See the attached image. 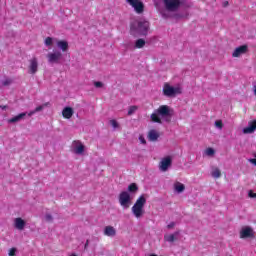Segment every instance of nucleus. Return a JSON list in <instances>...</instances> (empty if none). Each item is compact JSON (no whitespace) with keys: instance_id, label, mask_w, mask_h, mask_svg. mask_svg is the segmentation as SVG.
Masks as SVG:
<instances>
[{"instance_id":"29","label":"nucleus","mask_w":256,"mask_h":256,"mask_svg":"<svg viewBox=\"0 0 256 256\" xmlns=\"http://www.w3.org/2000/svg\"><path fill=\"white\" fill-rule=\"evenodd\" d=\"M137 111V106H131L128 110V115H133Z\"/></svg>"},{"instance_id":"10","label":"nucleus","mask_w":256,"mask_h":256,"mask_svg":"<svg viewBox=\"0 0 256 256\" xmlns=\"http://www.w3.org/2000/svg\"><path fill=\"white\" fill-rule=\"evenodd\" d=\"M63 58L61 51H55L47 54V59L50 63H59Z\"/></svg>"},{"instance_id":"16","label":"nucleus","mask_w":256,"mask_h":256,"mask_svg":"<svg viewBox=\"0 0 256 256\" xmlns=\"http://www.w3.org/2000/svg\"><path fill=\"white\" fill-rule=\"evenodd\" d=\"M104 235H106V237H115V235H117V230H115V227L113 226H106L104 228Z\"/></svg>"},{"instance_id":"24","label":"nucleus","mask_w":256,"mask_h":256,"mask_svg":"<svg viewBox=\"0 0 256 256\" xmlns=\"http://www.w3.org/2000/svg\"><path fill=\"white\" fill-rule=\"evenodd\" d=\"M174 189L177 193H183V191H185V185L178 182L174 185Z\"/></svg>"},{"instance_id":"38","label":"nucleus","mask_w":256,"mask_h":256,"mask_svg":"<svg viewBox=\"0 0 256 256\" xmlns=\"http://www.w3.org/2000/svg\"><path fill=\"white\" fill-rule=\"evenodd\" d=\"M173 227H175V222H171L167 225V229H173Z\"/></svg>"},{"instance_id":"17","label":"nucleus","mask_w":256,"mask_h":256,"mask_svg":"<svg viewBox=\"0 0 256 256\" xmlns=\"http://www.w3.org/2000/svg\"><path fill=\"white\" fill-rule=\"evenodd\" d=\"M75 112L73 111V108L71 107H65L62 110V116L64 117V119H71V117H73V114Z\"/></svg>"},{"instance_id":"37","label":"nucleus","mask_w":256,"mask_h":256,"mask_svg":"<svg viewBox=\"0 0 256 256\" xmlns=\"http://www.w3.org/2000/svg\"><path fill=\"white\" fill-rule=\"evenodd\" d=\"M3 85L6 87L7 85H11V80L7 79L3 82Z\"/></svg>"},{"instance_id":"19","label":"nucleus","mask_w":256,"mask_h":256,"mask_svg":"<svg viewBox=\"0 0 256 256\" xmlns=\"http://www.w3.org/2000/svg\"><path fill=\"white\" fill-rule=\"evenodd\" d=\"M177 237H179V231H176L174 234L165 235L164 239L168 243H175V241H177Z\"/></svg>"},{"instance_id":"20","label":"nucleus","mask_w":256,"mask_h":256,"mask_svg":"<svg viewBox=\"0 0 256 256\" xmlns=\"http://www.w3.org/2000/svg\"><path fill=\"white\" fill-rule=\"evenodd\" d=\"M57 47L61 49V51L65 52L69 50V42L65 40H59L57 41Z\"/></svg>"},{"instance_id":"35","label":"nucleus","mask_w":256,"mask_h":256,"mask_svg":"<svg viewBox=\"0 0 256 256\" xmlns=\"http://www.w3.org/2000/svg\"><path fill=\"white\" fill-rule=\"evenodd\" d=\"M46 221H48V222L53 221V216H51V214H47L46 215Z\"/></svg>"},{"instance_id":"1","label":"nucleus","mask_w":256,"mask_h":256,"mask_svg":"<svg viewBox=\"0 0 256 256\" xmlns=\"http://www.w3.org/2000/svg\"><path fill=\"white\" fill-rule=\"evenodd\" d=\"M166 121V123H171V117L173 114L171 113V108L168 105H161L158 107L155 113H152L150 119L153 123L161 124V118Z\"/></svg>"},{"instance_id":"28","label":"nucleus","mask_w":256,"mask_h":256,"mask_svg":"<svg viewBox=\"0 0 256 256\" xmlns=\"http://www.w3.org/2000/svg\"><path fill=\"white\" fill-rule=\"evenodd\" d=\"M215 127H217L218 129H223V121L222 120H217L215 122Z\"/></svg>"},{"instance_id":"2","label":"nucleus","mask_w":256,"mask_h":256,"mask_svg":"<svg viewBox=\"0 0 256 256\" xmlns=\"http://www.w3.org/2000/svg\"><path fill=\"white\" fill-rule=\"evenodd\" d=\"M130 33L133 37H145L149 33V21L138 20L131 24Z\"/></svg>"},{"instance_id":"15","label":"nucleus","mask_w":256,"mask_h":256,"mask_svg":"<svg viewBox=\"0 0 256 256\" xmlns=\"http://www.w3.org/2000/svg\"><path fill=\"white\" fill-rule=\"evenodd\" d=\"M25 225H27V223L25 222V220H23V218L21 217L15 218L14 220L15 229H18V231H23V229H25Z\"/></svg>"},{"instance_id":"33","label":"nucleus","mask_w":256,"mask_h":256,"mask_svg":"<svg viewBox=\"0 0 256 256\" xmlns=\"http://www.w3.org/2000/svg\"><path fill=\"white\" fill-rule=\"evenodd\" d=\"M139 141L142 143V145H147V140H145V137H143V135L139 136Z\"/></svg>"},{"instance_id":"18","label":"nucleus","mask_w":256,"mask_h":256,"mask_svg":"<svg viewBox=\"0 0 256 256\" xmlns=\"http://www.w3.org/2000/svg\"><path fill=\"white\" fill-rule=\"evenodd\" d=\"M25 117H27L26 112L20 113L16 116L12 117L11 119H9L8 123H19V121H21V119H25Z\"/></svg>"},{"instance_id":"36","label":"nucleus","mask_w":256,"mask_h":256,"mask_svg":"<svg viewBox=\"0 0 256 256\" xmlns=\"http://www.w3.org/2000/svg\"><path fill=\"white\" fill-rule=\"evenodd\" d=\"M34 111H35L36 113H39V111H43V106H37V107L34 109Z\"/></svg>"},{"instance_id":"23","label":"nucleus","mask_w":256,"mask_h":256,"mask_svg":"<svg viewBox=\"0 0 256 256\" xmlns=\"http://www.w3.org/2000/svg\"><path fill=\"white\" fill-rule=\"evenodd\" d=\"M145 40H143L142 38L136 40L135 42V48L136 49H143L145 47Z\"/></svg>"},{"instance_id":"14","label":"nucleus","mask_w":256,"mask_h":256,"mask_svg":"<svg viewBox=\"0 0 256 256\" xmlns=\"http://www.w3.org/2000/svg\"><path fill=\"white\" fill-rule=\"evenodd\" d=\"M256 130V120L250 121L248 126L243 129L244 135H249L251 133H255Z\"/></svg>"},{"instance_id":"11","label":"nucleus","mask_w":256,"mask_h":256,"mask_svg":"<svg viewBox=\"0 0 256 256\" xmlns=\"http://www.w3.org/2000/svg\"><path fill=\"white\" fill-rule=\"evenodd\" d=\"M73 145H74V150L73 152L76 155H83V153H85V145H83V143L79 140H74L73 141Z\"/></svg>"},{"instance_id":"30","label":"nucleus","mask_w":256,"mask_h":256,"mask_svg":"<svg viewBox=\"0 0 256 256\" xmlns=\"http://www.w3.org/2000/svg\"><path fill=\"white\" fill-rule=\"evenodd\" d=\"M110 125H112L114 129H117V127H119V123L117 122V120H111Z\"/></svg>"},{"instance_id":"39","label":"nucleus","mask_w":256,"mask_h":256,"mask_svg":"<svg viewBox=\"0 0 256 256\" xmlns=\"http://www.w3.org/2000/svg\"><path fill=\"white\" fill-rule=\"evenodd\" d=\"M35 113H37V112H35V110L30 111V112L28 113V117H31L32 115H35Z\"/></svg>"},{"instance_id":"7","label":"nucleus","mask_w":256,"mask_h":256,"mask_svg":"<svg viewBox=\"0 0 256 256\" xmlns=\"http://www.w3.org/2000/svg\"><path fill=\"white\" fill-rule=\"evenodd\" d=\"M127 3L133 7L134 11L138 13V15H141L143 11H145V4L142 3L141 0H126Z\"/></svg>"},{"instance_id":"4","label":"nucleus","mask_w":256,"mask_h":256,"mask_svg":"<svg viewBox=\"0 0 256 256\" xmlns=\"http://www.w3.org/2000/svg\"><path fill=\"white\" fill-rule=\"evenodd\" d=\"M162 1L166 11H169L170 13H175L179 11V8L181 7V0H162Z\"/></svg>"},{"instance_id":"31","label":"nucleus","mask_w":256,"mask_h":256,"mask_svg":"<svg viewBox=\"0 0 256 256\" xmlns=\"http://www.w3.org/2000/svg\"><path fill=\"white\" fill-rule=\"evenodd\" d=\"M16 253H17V248H11V249L9 250L8 255H9V256H15Z\"/></svg>"},{"instance_id":"41","label":"nucleus","mask_w":256,"mask_h":256,"mask_svg":"<svg viewBox=\"0 0 256 256\" xmlns=\"http://www.w3.org/2000/svg\"><path fill=\"white\" fill-rule=\"evenodd\" d=\"M229 6V1H225L224 3H223V7H228Z\"/></svg>"},{"instance_id":"8","label":"nucleus","mask_w":256,"mask_h":256,"mask_svg":"<svg viewBox=\"0 0 256 256\" xmlns=\"http://www.w3.org/2000/svg\"><path fill=\"white\" fill-rule=\"evenodd\" d=\"M240 239H255V231L249 226H245L240 230Z\"/></svg>"},{"instance_id":"27","label":"nucleus","mask_w":256,"mask_h":256,"mask_svg":"<svg viewBox=\"0 0 256 256\" xmlns=\"http://www.w3.org/2000/svg\"><path fill=\"white\" fill-rule=\"evenodd\" d=\"M206 155H208L209 157L215 155V150L213 148H207Z\"/></svg>"},{"instance_id":"42","label":"nucleus","mask_w":256,"mask_h":256,"mask_svg":"<svg viewBox=\"0 0 256 256\" xmlns=\"http://www.w3.org/2000/svg\"><path fill=\"white\" fill-rule=\"evenodd\" d=\"M87 247H89V240L86 241V243L84 245V249H87Z\"/></svg>"},{"instance_id":"34","label":"nucleus","mask_w":256,"mask_h":256,"mask_svg":"<svg viewBox=\"0 0 256 256\" xmlns=\"http://www.w3.org/2000/svg\"><path fill=\"white\" fill-rule=\"evenodd\" d=\"M248 196L251 197L252 199H256V193H253V190L249 191Z\"/></svg>"},{"instance_id":"12","label":"nucleus","mask_w":256,"mask_h":256,"mask_svg":"<svg viewBox=\"0 0 256 256\" xmlns=\"http://www.w3.org/2000/svg\"><path fill=\"white\" fill-rule=\"evenodd\" d=\"M172 163H173V160L170 158V156L164 157L159 164L160 170L167 171V169L171 167Z\"/></svg>"},{"instance_id":"5","label":"nucleus","mask_w":256,"mask_h":256,"mask_svg":"<svg viewBox=\"0 0 256 256\" xmlns=\"http://www.w3.org/2000/svg\"><path fill=\"white\" fill-rule=\"evenodd\" d=\"M118 201L121 207L129 209L131 207V194L127 191H122L118 196Z\"/></svg>"},{"instance_id":"9","label":"nucleus","mask_w":256,"mask_h":256,"mask_svg":"<svg viewBox=\"0 0 256 256\" xmlns=\"http://www.w3.org/2000/svg\"><path fill=\"white\" fill-rule=\"evenodd\" d=\"M29 66H28V73L30 75H35L37 71H39V61L37 60V57H33L32 59L29 60Z\"/></svg>"},{"instance_id":"26","label":"nucleus","mask_w":256,"mask_h":256,"mask_svg":"<svg viewBox=\"0 0 256 256\" xmlns=\"http://www.w3.org/2000/svg\"><path fill=\"white\" fill-rule=\"evenodd\" d=\"M45 45H46V47H51V45H53V38L52 37H47L45 39Z\"/></svg>"},{"instance_id":"25","label":"nucleus","mask_w":256,"mask_h":256,"mask_svg":"<svg viewBox=\"0 0 256 256\" xmlns=\"http://www.w3.org/2000/svg\"><path fill=\"white\" fill-rule=\"evenodd\" d=\"M128 191L129 193H137V191H139V187L135 183H131L128 186Z\"/></svg>"},{"instance_id":"21","label":"nucleus","mask_w":256,"mask_h":256,"mask_svg":"<svg viewBox=\"0 0 256 256\" xmlns=\"http://www.w3.org/2000/svg\"><path fill=\"white\" fill-rule=\"evenodd\" d=\"M148 139L149 141H157V139H159V132L156 130H150L148 133Z\"/></svg>"},{"instance_id":"3","label":"nucleus","mask_w":256,"mask_h":256,"mask_svg":"<svg viewBox=\"0 0 256 256\" xmlns=\"http://www.w3.org/2000/svg\"><path fill=\"white\" fill-rule=\"evenodd\" d=\"M147 203V198H145V195H141L134 205L132 206V213L136 219H141L143 215H145V205Z\"/></svg>"},{"instance_id":"32","label":"nucleus","mask_w":256,"mask_h":256,"mask_svg":"<svg viewBox=\"0 0 256 256\" xmlns=\"http://www.w3.org/2000/svg\"><path fill=\"white\" fill-rule=\"evenodd\" d=\"M94 87H96L97 89H101V87H103V82H100V81L94 82Z\"/></svg>"},{"instance_id":"13","label":"nucleus","mask_w":256,"mask_h":256,"mask_svg":"<svg viewBox=\"0 0 256 256\" xmlns=\"http://www.w3.org/2000/svg\"><path fill=\"white\" fill-rule=\"evenodd\" d=\"M247 51H249V46L245 45H241L237 48H235V50L232 53V57H239L240 55H245V53H247Z\"/></svg>"},{"instance_id":"40","label":"nucleus","mask_w":256,"mask_h":256,"mask_svg":"<svg viewBox=\"0 0 256 256\" xmlns=\"http://www.w3.org/2000/svg\"><path fill=\"white\" fill-rule=\"evenodd\" d=\"M250 163H252L253 165H256V159L255 158L250 159Z\"/></svg>"},{"instance_id":"43","label":"nucleus","mask_w":256,"mask_h":256,"mask_svg":"<svg viewBox=\"0 0 256 256\" xmlns=\"http://www.w3.org/2000/svg\"><path fill=\"white\" fill-rule=\"evenodd\" d=\"M2 107V109H5L6 108V106H1Z\"/></svg>"},{"instance_id":"6","label":"nucleus","mask_w":256,"mask_h":256,"mask_svg":"<svg viewBox=\"0 0 256 256\" xmlns=\"http://www.w3.org/2000/svg\"><path fill=\"white\" fill-rule=\"evenodd\" d=\"M180 93L181 88H175L169 85V83H165L163 86V95H165V97H175V95H180Z\"/></svg>"},{"instance_id":"22","label":"nucleus","mask_w":256,"mask_h":256,"mask_svg":"<svg viewBox=\"0 0 256 256\" xmlns=\"http://www.w3.org/2000/svg\"><path fill=\"white\" fill-rule=\"evenodd\" d=\"M211 176L214 179H219L221 177V170L217 167L212 168Z\"/></svg>"}]
</instances>
